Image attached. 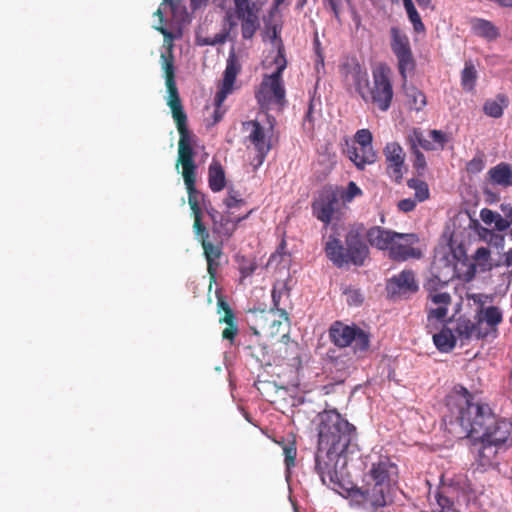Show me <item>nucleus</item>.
I'll list each match as a JSON object with an SVG mask.
<instances>
[{
  "label": "nucleus",
  "instance_id": "f257e3e1",
  "mask_svg": "<svg viewBox=\"0 0 512 512\" xmlns=\"http://www.w3.org/2000/svg\"><path fill=\"white\" fill-rule=\"evenodd\" d=\"M397 466L388 457H379L364 475V485L348 491L351 505L365 512H376L388 504L393 476Z\"/></svg>",
  "mask_w": 512,
  "mask_h": 512
},
{
  "label": "nucleus",
  "instance_id": "f03ea898",
  "mask_svg": "<svg viewBox=\"0 0 512 512\" xmlns=\"http://www.w3.org/2000/svg\"><path fill=\"white\" fill-rule=\"evenodd\" d=\"M495 419L488 404L473 401V396L467 392V396L455 403L443 421L446 431L454 438L479 439L495 423Z\"/></svg>",
  "mask_w": 512,
  "mask_h": 512
},
{
  "label": "nucleus",
  "instance_id": "7ed1b4c3",
  "mask_svg": "<svg viewBox=\"0 0 512 512\" xmlns=\"http://www.w3.org/2000/svg\"><path fill=\"white\" fill-rule=\"evenodd\" d=\"M362 194V190L353 181H350L346 188L325 185L311 203L312 215L327 227L332 220L340 219L346 205Z\"/></svg>",
  "mask_w": 512,
  "mask_h": 512
},
{
  "label": "nucleus",
  "instance_id": "20e7f679",
  "mask_svg": "<svg viewBox=\"0 0 512 512\" xmlns=\"http://www.w3.org/2000/svg\"><path fill=\"white\" fill-rule=\"evenodd\" d=\"M364 227L362 224L352 226L345 236L344 247L335 236H330L325 244L327 257L337 266L342 267L352 263L362 266L369 255V248L363 241Z\"/></svg>",
  "mask_w": 512,
  "mask_h": 512
},
{
  "label": "nucleus",
  "instance_id": "39448f33",
  "mask_svg": "<svg viewBox=\"0 0 512 512\" xmlns=\"http://www.w3.org/2000/svg\"><path fill=\"white\" fill-rule=\"evenodd\" d=\"M318 444L322 447L349 449L356 437V428L336 410H324L318 414Z\"/></svg>",
  "mask_w": 512,
  "mask_h": 512
},
{
  "label": "nucleus",
  "instance_id": "423d86ee",
  "mask_svg": "<svg viewBox=\"0 0 512 512\" xmlns=\"http://www.w3.org/2000/svg\"><path fill=\"white\" fill-rule=\"evenodd\" d=\"M360 97L366 104L372 105L380 112H387L392 104L394 91L390 79V68L379 65L372 71V82L363 88Z\"/></svg>",
  "mask_w": 512,
  "mask_h": 512
},
{
  "label": "nucleus",
  "instance_id": "0eeeda50",
  "mask_svg": "<svg viewBox=\"0 0 512 512\" xmlns=\"http://www.w3.org/2000/svg\"><path fill=\"white\" fill-rule=\"evenodd\" d=\"M330 341L339 348L351 346L354 353L363 357L370 348V334L356 324L335 321L329 328Z\"/></svg>",
  "mask_w": 512,
  "mask_h": 512
},
{
  "label": "nucleus",
  "instance_id": "6e6552de",
  "mask_svg": "<svg viewBox=\"0 0 512 512\" xmlns=\"http://www.w3.org/2000/svg\"><path fill=\"white\" fill-rule=\"evenodd\" d=\"M454 257L458 260L455 269L461 272V277L466 282L474 279L477 272L485 273L501 265L500 261H493L491 251L488 247H479L472 256V261L468 260L466 252L462 246L453 251Z\"/></svg>",
  "mask_w": 512,
  "mask_h": 512
},
{
  "label": "nucleus",
  "instance_id": "1a4fd4ad",
  "mask_svg": "<svg viewBox=\"0 0 512 512\" xmlns=\"http://www.w3.org/2000/svg\"><path fill=\"white\" fill-rule=\"evenodd\" d=\"M349 449H336V447H322L318 444L315 454V470L324 485L340 484L339 463L346 464V454Z\"/></svg>",
  "mask_w": 512,
  "mask_h": 512
},
{
  "label": "nucleus",
  "instance_id": "9d476101",
  "mask_svg": "<svg viewBox=\"0 0 512 512\" xmlns=\"http://www.w3.org/2000/svg\"><path fill=\"white\" fill-rule=\"evenodd\" d=\"M234 11L226 13L230 28L237 25L234 17L241 23V33L244 39H251L260 28V8L253 0H233Z\"/></svg>",
  "mask_w": 512,
  "mask_h": 512
},
{
  "label": "nucleus",
  "instance_id": "9b49d317",
  "mask_svg": "<svg viewBox=\"0 0 512 512\" xmlns=\"http://www.w3.org/2000/svg\"><path fill=\"white\" fill-rule=\"evenodd\" d=\"M241 69V63L234 50H232L227 58L223 78L218 84V91L214 98V104L216 106L213 113L214 123H217L222 119L224 111L221 110V106L227 96L235 90L236 78L241 72Z\"/></svg>",
  "mask_w": 512,
  "mask_h": 512
},
{
  "label": "nucleus",
  "instance_id": "f8f14e48",
  "mask_svg": "<svg viewBox=\"0 0 512 512\" xmlns=\"http://www.w3.org/2000/svg\"><path fill=\"white\" fill-rule=\"evenodd\" d=\"M390 36L391 49L398 60V71L405 83L408 73L413 72L416 67L410 41L406 33L397 26L391 27Z\"/></svg>",
  "mask_w": 512,
  "mask_h": 512
},
{
  "label": "nucleus",
  "instance_id": "ddd939ff",
  "mask_svg": "<svg viewBox=\"0 0 512 512\" xmlns=\"http://www.w3.org/2000/svg\"><path fill=\"white\" fill-rule=\"evenodd\" d=\"M242 130L247 133L245 141L254 147L258 165H261L272 148V123L270 122L269 128H265L257 120L245 121L242 123Z\"/></svg>",
  "mask_w": 512,
  "mask_h": 512
},
{
  "label": "nucleus",
  "instance_id": "4468645a",
  "mask_svg": "<svg viewBox=\"0 0 512 512\" xmlns=\"http://www.w3.org/2000/svg\"><path fill=\"white\" fill-rule=\"evenodd\" d=\"M475 321V324L465 326L464 333L466 337L476 333L478 338H483L490 332L497 331V326L503 321V313L496 306L482 307L481 310H476ZM459 332L463 334V331Z\"/></svg>",
  "mask_w": 512,
  "mask_h": 512
},
{
  "label": "nucleus",
  "instance_id": "2eb2a0df",
  "mask_svg": "<svg viewBox=\"0 0 512 512\" xmlns=\"http://www.w3.org/2000/svg\"><path fill=\"white\" fill-rule=\"evenodd\" d=\"M285 87L283 79H276L272 75H265L255 93L258 104L263 109L272 105L282 106L285 103Z\"/></svg>",
  "mask_w": 512,
  "mask_h": 512
},
{
  "label": "nucleus",
  "instance_id": "dca6fc26",
  "mask_svg": "<svg viewBox=\"0 0 512 512\" xmlns=\"http://www.w3.org/2000/svg\"><path fill=\"white\" fill-rule=\"evenodd\" d=\"M389 250V257L394 261H406L408 259H419L422 252L415 248L414 244L419 242V238L414 233H398Z\"/></svg>",
  "mask_w": 512,
  "mask_h": 512
},
{
  "label": "nucleus",
  "instance_id": "f3484780",
  "mask_svg": "<svg viewBox=\"0 0 512 512\" xmlns=\"http://www.w3.org/2000/svg\"><path fill=\"white\" fill-rule=\"evenodd\" d=\"M386 163V173L396 183L403 179L405 167V152L397 142L387 143L383 150Z\"/></svg>",
  "mask_w": 512,
  "mask_h": 512
},
{
  "label": "nucleus",
  "instance_id": "a211bd4d",
  "mask_svg": "<svg viewBox=\"0 0 512 512\" xmlns=\"http://www.w3.org/2000/svg\"><path fill=\"white\" fill-rule=\"evenodd\" d=\"M215 294L217 298V312L219 314L223 312V316L219 318V323L226 324V328L222 331V339L228 340L230 344H233L239 333L235 314L222 294L221 289H216Z\"/></svg>",
  "mask_w": 512,
  "mask_h": 512
},
{
  "label": "nucleus",
  "instance_id": "6ab92c4d",
  "mask_svg": "<svg viewBox=\"0 0 512 512\" xmlns=\"http://www.w3.org/2000/svg\"><path fill=\"white\" fill-rule=\"evenodd\" d=\"M386 289L391 296H402L416 293L419 286L414 272L412 270H403L388 280Z\"/></svg>",
  "mask_w": 512,
  "mask_h": 512
},
{
  "label": "nucleus",
  "instance_id": "aec40b11",
  "mask_svg": "<svg viewBox=\"0 0 512 512\" xmlns=\"http://www.w3.org/2000/svg\"><path fill=\"white\" fill-rule=\"evenodd\" d=\"M188 193V204L193 214V230L199 229L205 225L202 222V205L205 201V195L196 188V176L183 178Z\"/></svg>",
  "mask_w": 512,
  "mask_h": 512
},
{
  "label": "nucleus",
  "instance_id": "412c9836",
  "mask_svg": "<svg viewBox=\"0 0 512 512\" xmlns=\"http://www.w3.org/2000/svg\"><path fill=\"white\" fill-rule=\"evenodd\" d=\"M194 154L190 134L180 135L176 167H178L179 164L182 165L183 178L196 176L197 166L194 161Z\"/></svg>",
  "mask_w": 512,
  "mask_h": 512
},
{
  "label": "nucleus",
  "instance_id": "4be33fe9",
  "mask_svg": "<svg viewBox=\"0 0 512 512\" xmlns=\"http://www.w3.org/2000/svg\"><path fill=\"white\" fill-rule=\"evenodd\" d=\"M511 423L506 420L495 419L487 431H485L479 440L486 446H498L505 443L511 433Z\"/></svg>",
  "mask_w": 512,
  "mask_h": 512
},
{
  "label": "nucleus",
  "instance_id": "5701e85b",
  "mask_svg": "<svg viewBox=\"0 0 512 512\" xmlns=\"http://www.w3.org/2000/svg\"><path fill=\"white\" fill-rule=\"evenodd\" d=\"M253 210H250L242 216L232 217V214L223 213L219 216L218 221H214L212 225L213 233L216 234L222 241L228 240L236 231L238 225L243 220L247 219Z\"/></svg>",
  "mask_w": 512,
  "mask_h": 512
},
{
  "label": "nucleus",
  "instance_id": "b1692460",
  "mask_svg": "<svg viewBox=\"0 0 512 512\" xmlns=\"http://www.w3.org/2000/svg\"><path fill=\"white\" fill-rule=\"evenodd\" d=\"M396 237H399L398 232L380 226H373L366 232L368 243L379 250L389 251Z\"/></svg>",
  "mask_w": 512,
  "mask_h": 512
},
{
  "label": "nucleus",
  "instance_id": "393cba45",
  "mask_svg": "<svg viewBox=\"0 0 512 512\" xmlns=\"http://www.w3.org/2000/svg\"><path fill=\"white\" fill-rule=\"evenodd\" d=\"M427 299L436 307H430L428 310V320H438L444 321L447 313L448 307L451 304V296L447 292H433L428 293Z\"/></svg>",
  "mask_w": 512,
  "mask_h": 512
},
{
  "label": "nucleus",
  "instance_id": "a878e982",
  "mask_svg": "<svg viewBox=\"0 0 512 512\" xmlns=\"http://www.w3.org/2000/svg\"><path fill=\"white\" fill-rule=\"evenodd\" d=\"M194 234L196 239L200 242L203 255L205 259H220L223 255V241L221 240L219 243L214 244L209 240V231L206 226L202 227V231L199 229H194Z\"/></svg>",
  "mask_w": 512,
  "mask_h": 512
},
{
  "label": "nucleus",
  "instance_id": "bb28decb",
  "mask_svg": "<svg viewBox=\"0 0 512 512\" xmlns=\"http://www.w3.org/2000/svg\"><path fill=\"white\" fill-rule=\"evenodd\" d=\"M345 81L355 87L359 95L363 93V88L369 84V77L366 69L362 68L358 63L347 65L344 67Z\"/></svg>",
  "mask_w": 512,
  "mask_h": 512
},
{
  "label": "nucleus",
  "instance_id": "cd10ccee",
  "mask_svg": "<svg viewBox=\"0 0 512 512\" xmlns=\"http://www.w3.org/2000/svg\"><path fill=\"white\" fill-rule=\"evenodd\" d=\"M348 156L356 167L361 170H363L366 165L374 163L377 159V154L373 150V147L359 145L349 148Z\"/></svg>",
  "mask_w": 512,
  "mask_h": 512
},
{
  "label": "nucleus",
  "instance_id": "c85d7f7f",
  "mask_svg": "<svg viewBox=\"0 0 512 512\" xmlns=\"http://www.w3.org/2000/svg\"><path fill=\"white\" fill-rule=\"evenodd\" d=\"M488 175L493 184L503 187L512 186V168L508 163L501 162L492 167Z\"/></svg>",
  "mask_w": 512,
  "mask_h": 512
},
{
  "label": "nucleus",
  "instance_id": "c756f323",
  "mask_svg": "<svg viewBox=\"0 0 512 512\" xmlns=\"http://www.w3.org/2000/svg\"><path fill=\"white\" fill-rule=\"evenodd\" d=\"M208 184L213 192H220L226 186L225 171L217 160H213L209 165Z\"/></svg>",
  "mask_w": 512,
  "mask_h": 512
},
{
  "label": "nucleus",
  "instance_id": "7c9ffc66",
  "mask_svg": "<svg viewBox=\"0 0 512 512\" xmlns=\"http://www.w3.org/2000/svg\"><path fill=\"white\" fill-rule=\"evenodd\" d=\"M433 342L439 351L449 352L455 347L456 338L449 328H442L433 335Z\"/></svg>",
  "mask_w": 512,
  "mask_h": 512
},
{
  "label": "nucleus",
  "instance_id": "2f4dec72",
  "mask_svg": "<svg viewBox=\"0 0 512 512\" xmlns=\"http://www.w3.org/2000/svg\"><path fill=\"white\" fill-rule=\"evenodd\" d=\"M406 83L407 81L405 83L403 82V88L405 90L410 109L421 111L427 104L426 95L415 86L407 87Z\"/></svg>",
  "mask_w": 512,
  "mask_h": 512
},
{
  "label": "nucleus",
  "instance_id": "473e14b6",
  "mask_svg": "<svg viewBox=\"0 0 512 512\" xmlns=\"http://www.w3.org/2000/svg\"><path fill=\"white\" fill-rule=\"evenodd\" d=\"M411 151H420L419 146L424 150L432 151L437 149L433 142L427 140L419 128H414L407 137Z\"/></svg>",
  "mask_w": 512,
  "mask_h": 512
},
{
  "label": "nucleus",
  "instance_id": "72a5a7b5",
  "mask_svg": "<svg viewBox=\"0 0 512 512\" xmlns=\"http://www.w3.org/2000/svg\"><path fill=\"white\" fill-rule=\"evenodd\" d=\"M271 296L273 301L271 312L277 311L283 319L288 320V313L285 308L281 307L282 297H289V291L286 285L284 283H280V287H278V285H274Z\"/></svg>",
  "mask_w": 512,
  "mask_h": 512
},
{
  "label": "nucleus",
  "instance_id": "f704fd0d",
  "mask_svg": "<svg viewBox=\"0 0 512 512\" xmlns=\"http://www.w3.org/2000/svg\"><path fill=\"white\" fill-rule=\"evenodd\" d=\"M473 30L479 36L492 40L499 36L498 29L490 22L484 19H476L473 22Z\"/></svg>",
  "mask_w": 512,
  "mask_h": 512
},
{
  "label": "nucleus",
  "instance_id": "c9c22d12",
  "mask_svg": "<svg viewBox=\"0 0 512 512\" xmlns=\"http://www.w3.org/2000/svg\"><path fill=\"white\" fill-rule=\"evenodd\" d=\"M507 106V101L504 95H498L497 100H487L484 103L483 111L487 116L493 118H500L503 115L504 107Z\"/></svg>",
  "mask_w": 512,
  "mask_h": 512
},
{
  "label": "nucleus",
  "instance_id": "e433bc0d",
  "mask_svg": "<svg viewBox=\"0 0 512 512\" xmlns=\"http://www.w3.org/2000/svg\"><path fill=\"white\" fill-rule=\"evenodd\" d=\"M477 72L472 63H465V67L461 73L462 87L467 91H472L475 87Z\"/></svg>",
  "mask_w": 512,
  "mask_h": 512
},
{
  "label": "nucleus",
  "instance_id": "4c0bfd02",
  "mask_svg": "<svg viewBox=\"0 0 512 512\" xmlns=\"http://www.w3.org/2000/svg\"><path fill=\"white\" fill-rule=\"evenodd\" d=\"M170 109L172 111V116L176 123L179 136L190 134L187 127V115L183 110V106H172Z\"/></svg>",
  "mask_w": 512,
  "mask_h": 512
},
{
  "label": "nucleus",
  "instance_id": "58836bf2",
  "mask_svg": "<svg viewBox=\"0 0 512 512\" xmlns=\"http://www.w3.org/2000/svg\"><path fill=\"white\" fill-rule=\"evenodd\" d=\"M404 7L406 9L407 15L411 23L413 24V28L416 32H424L425 26L421 20L419 13L417 12L412 0H403Z\"/></svg>",
  "mask_w": 512,
  "mask_h": 512
},
{
  "label": "nucleus",
  "instance_id": "ea45409f",
  "mask_svg": "<svg viewBox=\"0 0 512 512\" xmlns=\"http://www.w3.org/2000/svg\"><path fill=\"white\" fill-rule=\"evenodd\" d=\"M407 185L415 190V199L418 202L425 201L429 198V188L426 182L412 178L408 180Z\"/></svg>",
  "mask_w": 512,
  "mask_h": 512
},
{
  "label": "nucleus",
  "instance_id": "a19ab883",
  "mask_svg": "<svg viewBox=\"0 0 512 512\" xmlns=\"http://www.w3.org/2000/svg\"><path fill=\"white\" fill-rule=\"evenodd\" d=\"M161 65L165 74V82L166 81H174L175 80V67H174V56L172 54L171 49H169L168 53L161 54Z\"/></svg>",
  "mask_w": 512,
  "mask_h": 512
},
{
  "label": "nucleus",
  "instance_id": "79ce46f5",
  "mask_svg": "<svg viewBox=\"0 0 512 512\" xmlns=\"http://www.w3.org/2000/svg\"><path fill=\"white\" fill-rule=\"evenodd\" d=\"M274 64L276 65V70L271 75L276 79H282L283 71L287 67V59L285 55V48L281 40L277 49V55L274 59Z\"/></svg>",
  "mask_w": 512,
  "mask_h": 512
},
{
  "label": "nucleus",
  "instance_id": "37998d69",
  "mask_svg": "<svg viewBox=\"0 0 512 512\" xmlns=\"http://www.w3.org/2000/svg\"><path fill=\"white\" fill-rule=\"evenodd\" d=\"M223 203L227 209L225 213L233 214L232 209L241 207L245 205L246 202L244 199L238 197V193L235 190L230 189Z\"/></svg>",
  "mask_w": 512,
  "mask_h": 512
},
{
  "label": "nucleus",
  "instance_id": "c03bdc74",
  "mask_svg": "<svg viewBox=\"0 0 512 512\" xmlns=\"http://www.w3.org/2000/svg\"><path fill=\"white\" fill-rule=\"evenodd\" d=\"M284 462L287 469L295 465L297 448L295 442H288L283 445Z\"/></svg>",
  "mask_w": 512,
  "mask_h": 512
},
{
  "label": "nucleus",
  "instance_id": "a18cd8bd",
  "mask_svg": "<svg viewBox=\"0 0 512 512\" xmlns=\"http://www.w3.org/2000/svg\"><path fill=\"white\" fill-rule=\"evenodd\" d=\"M165 84L168 92L167 105L169 107L182 105L175 80L166 81Z\"/></svg>",
  "mask_w": 512,
  "mask_h": 512
},
{
  "label": "nucleus",
  "instance_id": "49530a36",
  "mask_svg": "<svg viewBox=\"0 0 512 512\" xmlns=\"http://www.w3.org/2000/svg\"><path fill=\"white\" fill-rule=\"evenodd\" d=\"M220 259H207V272L209 275V291L212 289L213 284L216 283L217 280V272L220 267Z\"/></svg>",
  "mask_w": 512,
  "mask_h": 512
},
{
  "label": "nucleus",
  "instance_id": "de8ad7c7",
  "mask_svg": "<svg viewBox=\"0 0 512 512\" xmlns=\"http://www.w3.org/2000/svg\"><path fill=\"white\" fill-rule=\"evenodd\" d=\"M238 264L242 278L251 276L257 267L254 261H248L245 259V257H241L240 259H238Z\"/></svg>",
  "mask_w": 512,
  "mask_h": 512
},
{
  "label": "nucleus",
  "instance_id": "09e8293b",
  "mask_svg": "<svg viewBox=\"0 0 512 512\" xmlns=\"http://www.w3.org/2000/svg\"><path fill=\"white\" fill-rule=\"evenodd\" d=\"M373 136L368 129H360L355 134V141L359 146L372 147Z\"/></svg>",
  "mask_w": 512,
  "mask_h": 512
},
{
  "label": "nucleus",
  "instance_id": "8fccbe9b",
  "mask_svg": "<svg viewBox=\"0 0 512 512\" xmlns=\"http://www.w3.org/2000/svg\"><path fill=\"white\" fill-rule=\"evenodd\" d=\"M346 301L350 306H359L363 302V296L358 289L348 288L345 290Z\"/></svg>",
  "mask_w": 512,
  "mask_h": 512
},
{
  "label": "nucleus",
  "instance_id": "3c124183",
  "mask_svg": "<svg viewBox=\"0 0 512 512\" xmlns=\"http://www.w3.org/2000/svg\"><path fill=\"white\" fill-rule=\"evenodd\" d=\"M414 155L413 167L419 176H422L426 170L427 164L424 154L421 151H411Z\"/></svg>",
  "mask_w": 512,
  "mask_h": 512
},
{
  "label": "nucleus",
  "instance_id": "603ef678",
  "mask_svg": "<svg viewBox=\"0 0 512 512\" xmlns=\"http://www.w3.org/2000/svg\"><path fill=\"white\" fill-rule=\"evenodd\" d=\"M485 167V162L482 156H476L471 159L466 165V171L470 174H477Z\"/></svg>",
  "mask_w": 512,
  "mask_h": 512
},
{
  "label": "nucleus",
  "instance_id": "864d4df0",
  "mask_svg": "<svg viewBox=\"0 0 512 512\" xmlns=\"http://www.w3.org/2000/svg\"><path fill=\"white\" fill-rule=\"evenodd\" d=\"M447 284V281H442L438 276L433 275L424 284V288L427 293L439 292V289Z\"/></svg>",
  "mask_w": 512,
  "mask_h": 512
},
{
  "label": "nucleus",
  "instance_id": "5fc2aeb1",
  "mask_svg": "<svg viewBox=\"0 0 512 512\" xmlns=\"http://www.w3.org/2000/svg\"><path fill=\"white\" fill-rule=\"evenodd\" d=\"M470 299L473 300L474 304L477 305V310H481L482 307H487V303H491L494 300L493 295H487L483 293L472 294Z\"/></svg>",
  "mask_w": 512,
  "mask_h": 512
},
{
  "label": "nucleus",
  "instance_id": "6e6d98bb",
  "mask_svg": "<svg viewBox=\"0 0 512 512\" xmlns=\"http://www.w3.org/2000/svg\"><path fill=\"white\" fill-rule=\"evenodd\" d=\"M429 135L432 139L431 142H433L435 146L437 145L441 149L444 148L448 141L447 135L440 130L433 129L429 132Z\"/></svg>",
  "mask_w": 512,
  "mask_h": 512
},
{
  "label": "nucleus",
  "instance_id": "4d7b16f0",
  "mask_svg": "<svg viewBox=\"0 0 512 512\" xmlns=\"http://www.w3.org/2000/svg\"><path fill=\"white\" fill-rule=\"evenodd\" d=\"M417 202L418 201L416 199L406 198L400 200L397 204V207L400 211L407 213L415 209Z\"/></svg>",
  "mask_w": 512,
  "mask_h": 512
},
{
  "label": "nucleus",
  "instance_id": "13d9d810",
  "mask_svg": "<svg viewBox=\"0 0 512 512\" xmlns=\"http://www.w3.org/2000/svg\"><path fill=\"white\" fill-rule=\"evenodd\" d=\"M498 214L499 213L494 212L491 209L483 208L480 211V218L486 225H492L495 222Z\"/></svg>",
  "mask_w": 512,
  "mask_h": 512
},
{
  "label": "nucleus",
  "instance_id": "bf43d9fd",
  "mask_svg": "<svg viewBox=\"0 0 512 512\" xmlns=\"http://www.w3.org/2000/svg\"><path fill=\"white\" fill-rule=\"evenodd\" d=\"M511 226L510 220L505 216L502 217L500 214L497 215V218L494 222V227L497 231H505Z\"/></svg>",
  "mask_w": 512,
  "mask_h": 512
},
{
  "label": "nucleus",
  "instance_id": "052dcab7",
  "mask_svg": "<svg viewBox=\"0 0 512 512\" xmlns=\"http://www.w3.org/2000/svg\"><path fill=\"white\" fill-rule=\"evenodd\" d=\"M227 34L226 33H220L216 34L213 38L205 39L203 42H199L201 45H211L214 46L216 44H223L226 42Z\"/></svg>",
  "mask_w": 512,
  "mask_h": 512
},
{
  "label": "nucleus",
  "instance_id": "680f3d73",
  "mask_svg": "<svg viewBox=\"0 0 512 512\" xmlns=\"http://www.w3.org/2000/svg\"><path fill=\"white\" fill-rule=\"evenodd\" d=\"M504 265L507 268H511L508 272V276L512 277V248H510L507 252L504 254Z\"/></svg>",
  "mask_w": 512,
  "mask_h": 512
},
{
  "label": "nucleus",
  "instance_id": "e2e57ef3",
  "mask_svg": "<svg viewBox=\"0 0 512 512\" xmlns=\"http://www.w3.org/2000/svg\"><path fill=\"white\" fill-rule=\"evenodd\" d=\"M500 209L504 213V215L510 220V222L512 224V206L510 204L502 203L500 205Z\"/></svg>",
  "mask_w": 512,
  "mask_h": 512
},
{
  "label": "nucleus",
  "instance_id": "0e129e2a",
  "mask_svg": "<svg viewBox=\"0 0 512 512\" xmlns=\"http://www.w3.org/2000/svg\"><path fill=\"white\" fill-rule=\"evenodd\" d=\"M192 10H197L203 6H206L209 0H189Z\"/></svg>",
  "mask_w": 512,
  "mask_h": 512
},
{
  "label": "nucleus",
  "instance_id": "69168bd1",
  "mask_svg": "<svg viewBox=\"0 0 512 512\" xmlns=\"http://www.w3.org/2000/svg\"><path fill=\"white\" fill-rule=\"evenodd\" d=\"M207 210V213L209 215V217L211 218V221H212V225H214V221H218L219 220V216L221 215L216 209L214 208H206Z\"/></svg>",
  "mask_w": 512,
  "mask_h": 512
},
{
  "label": "nucleus",
  "instance_id": "338daca9",
  "mask_svg": "<svg viewBox=\"0 0 512 512\" xmlns=\"http://www.w3.org/2000/svg\"><path fill=\"white\" fill-rule=\"evenodd\" d=\"M157 30L164 36L165 41L173 40V34L170 31H168L166 28H164L163 26L157 27Z\"/></svg>",
  "mask_w": 512,
  "mask_h": 512
},
{
  "label": "nucleus",
  "instance_id": "774afa93",
  "mask_svg": "<svg viewBox=\"0 0 512 512\" xmlns=\"http://www.w3.org/2000/svg\"><path fill=\"white\" fill-rule=\"evenodd\" d=\"M163 3L169 4L171 9L173 11H175L177 8V5L180 3V0H163Z\"/></svg>",
  "mask_w": 512,
  "mask_h": 512
}]
</instances>
